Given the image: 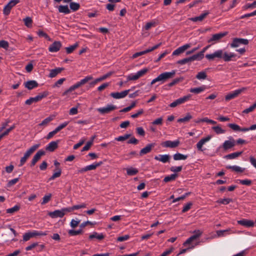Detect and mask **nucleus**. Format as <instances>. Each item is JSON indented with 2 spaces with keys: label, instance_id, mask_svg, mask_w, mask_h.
<instances>
[{
  "label": "nucleus",
  "instance_id": "nucleus-55",
  "mask_svg": "<svg viewBox=\"0 0 256 256\" xmlns=\"http://www.w3.org/2000/svg\"><path fill=\"white\" fill-rule=\"evenodd\" d=\"M206 78V72L202 71L198 73L196 76V78L199 80H205Z\"/></svg>",
  "mask_w": 256,
  "mask_h": 256
},
{
  "label": "nucleus",
  "instance_id": "nucleus-63",
  "mask_svg": "<svg viewBox=\"0 0 256 256\" xmlns=\"http://www.w3.org/2000/svg\"><path fill=\"white\" fill-rule=\"evenodd\" d=\"M52 194H50L45 195L42 198V201L41 202V204H44L48 203L50 200Z\"/></svg>",
  "mask_w": 256,
  "mask_h": 256
},
{
  "label": "nucleus",
  "instance_id": "nucleus-45",
  "mask_svg": "<svg viewBox=\"0 0 256 256\" xmlns=\"http://www.w3.org/2000/svg\"><path fill=\"white\" fill-rule=\"evenodd\" d=\"M177 176L176 174H171L170 175L166 176L164 179V182H168L170 181L174 180Z\"/></svg>",
  "mask_w": 256,
  "mask_h": 256
},
{
  "label": "nucleus",
  "instance_id": "nucleus-29",
  "mask_svg": "<svg viewBox=\"0 0 256 256\" xmlns=\"http://www.w3.org/2000/svg\"><path fill=\"white\" fill-rule=\"evenodd\" d=\"M216 236L218 237H222L226 236L227 234H228L231 233H234L232 232L230 228L224 230H218L216 231Z\"/></svg>",
  "mask_w": 256,
  "mask_h": 256
},
{
  "label": "nucleus",
  "instance_id": "nucleus-44",
  "mask_svg": "<svg viewBox=\"0 0 256 256\" xmlns=\"http://www.w3.org/2000/svg\"><path fill=\"white\" fill-rule=\"evenodd\" d=\"M24 24L28 28H31L32 24V20L31 18L27 16L23 19Z\"/></svg>",
  "mask_w": 256,
  "mask_h": 256
},
{
  "label": "nucleus",
  "instance_id": "nucleus-8",
  "mask_svg": "<svg viewBox=\"0 0 256 256\" xmlns=\"http://www.w3.org/2000/svg\"><path fill=\"white\" fill-rule=\"evenodd\" d=\"M248 44V40L247 39L242 38H234L232 42L230 44L231 48H237L242 44L247 45Z\"/></svg>",
  "mask_w": 256,
  "mask_h": 256
},
{
  "label": "nucleus",
  "instance_id": "nucleus-11",
  "mask_svg": "<svg viewBox=\"0 0 256 256\" xmlns=\"http://www.w3.org/2000/svg\"><path fill=\"white\" fill-rule=\"evenodd\" d=\"M102 164V162H94L93 164L86 166L78 170V173L82 174L84 173L88 170H95L98 166H100Z\"/></svg>",
  "mask_w": 256,
  "mask_h": 256
},
{
  "label": "nucleus",
  "instance_id": "nucleus-41",
  "mask_svg": "<svg viewBox=\"0 0 256 256\" xmlns=\"http://www.w3.org/2000/svg\"><path fill=\"white\" fill-rule=\"evenodd\" d=\"M53 116H50L46 118L41 123H40L38 126H47V124L54 119Z\"/></svg>",
  "mask_w": 256,
  "mask_h": 256
},
{
  "label": "nucleus",
  "instance_id": "nucleus-50",
  "mask_svg": "<svg viewBox=\"0 0 256 256\" xmlns=\"http://www.w3.org/2000/svg\"><path fill=\"white\" fill-rule=\"evenodd\" d=\"M20 207L19 206L16 205L14 206H13L12 208H8L6 210V212L8 214H14V213L16 212L17 211H18L20 210Z\"/></svg>",
  "mask_w": 256,
  "mask_h": 256
},
{
  "label": "nucleus",
  "instance_id": "nucleus-21",
  "mask_svg": "<svg viewBox=\"0 0 256 256\" xmlns=\"http://www.w3.org/2000/svg\"><path fill=\"white\" fill-rule=\"evenodd\" d=\"M190 47V44H185L174 50L172 52L173 56H178L180 54L184 52L186 50Z\"/></svg>",
  "mask_w": 256,
  "mask_h": 256
},
{
  "label": "nucleus",
  "instance_id": "nucleus-42",
  "mask_svg": "<svg viewBox=\"0 0 256 256\" xmlns=\"http://www.w3.org/2000/svg\"><path fill=\"white\" fill-rule=\"evenodd\" d=\"M95 136H94L92 138L91 140L88 142L83 147L82 151H86L90 149V146L93 144L94 140V139Z\"/></svg>",
  "mask_w": 256,
  "mask_h": 256
},
{
  "label": "nucleus",
  "instance_id": "nucleus-58",
  "mask_svg": "<svg viewBox=\"0 0 256 256\" xmlns=\"http://www.w3.org/2000/svg\"><path fill=\"white\" fill-rule=\"evenodd\" d=\"M183 79L184 78L182 77L176 78L170 82L168 84V86L170 87H172L173 86L178 84L179 82L182 81L183 80Z\"/></svg>",
  "mask_w": 256,
  "mask_h": 256
},
{
  "label": "nucleus",
  "instance_id": "nucleus-25",
  "mask_svg": "<svg viewBox=\"0 0 256 256\" xmlns=\"http://www.w3.org/2000/svg\"><path fill=\"white\" fill-rule=\"evenodd\" d=\"M110 76V74H106L98 78H97L96 79H95L94 80L90 82V83H89V86H88V88H92L94 87L98 82H100V81H102L105 79H106L108 76Z\"/></svg>",
  "mask_w": 256,
  "mask_h": 256
},
{
  "label": "nucleus",
  "instance_id": "nucleus-46",
  "mask_svg": "<svg viewBox=\"0 0 256 256\" xmlns=\"http://www.w3.org/2000/svg\"><path fill=\"white\" fill-rule=\"evenodd\" d=\"M45 154V152L42 150H38L34 156L33 158L35 159L36 161H38L42 156Z\"/></svg>",
  "mask_w": 256,
  "mask_h": 256
},
{
  "label": "nucleus",
  "instance_id": "nucleus-7",
  "mask_svg": "<svg viewBox=\"0 0 256 256\" xmlns=\"http://www.w3.org/2000/svg\"><path fill=\"white\" fill-rule=\"evenodd\" d=\"M246 89V88L243 87L240 88L226 95L225 96V99L226 100H230L232 98H234Z\"/></svg>",
  "mask_w": 256,
  "mask_h": 256
},
{
  "label": "nucleus",
  "instance_id": "nucleus-26",
  "mask_svg": "<svg viewBox=\"0 0 256 256\" xmlns=\"http://www.w3.org/2000/svg\"><path fill=\"white\" fill-rule=\"evenodd\" d=\"M24 86L28 90H32L38 86V84L36 80H29L24 83Z\"/></svg>",
  "mask_w": 256,
  "mask_h": 256
},
{
  "label": "nucleus",
  "instance_id": "nucleus-18",
  "mask_svg": "<svg viewBox=\"0 0 256 256\" xmlns=\"http://www.w3.org/2000/svg\"><path fill=\"white\" fill-rule=\"evenodd\" d=\"M62 46V44L60 41L54 42L48 48V50L52 52H58Z\"/></svg>",
  "mask_w": 256,
  "mask_h": 256
},
{
  "label": "nucleus",
  "instance_id": "nucleus-30",
  "mask_svg": "<svg viewBox=\"0 0 256 256\" xmlns=\"http://www.w3.org/2000/svg\"><path fill=\"white\" fill-rule=\"evenodd\" d=\"M226 168L228 169H230L232 170L233 171H234L237 172H243L245 168L240 167L238 166H226Z\"/></svg>",
  "mask_w": 256,
  "mask_h": 256
},
{
  "label": "nucleus",
  "instance_id": "nucleus-62",
  "mask_svg": "<svg viewBox=\"0 0 256 256\" xmlns=\"http://www.w3.org/2000/svg\"><path fill=\"white\" fill-rule=\"evenodd\" d=\"M37 34L40 37H44L48 40H51V38H50V36L44 31L38 30Z\"/></svg>",
  "mask_w": 256,
  "mask_h": 256
},
{
  "label": "nucleus",
  "instance_id": "nucleus-49",
  "mask_svg": "<svg viewBox=\"0 0 256 256\" xmlns=\"http://www.w3.org/2000/svg\"><path fill=\"white\" fill-rule=\"evenodd\" d=\"M70 10H72L74 12H75L80 8V5L78 3L70 2Z\"/></svg>",
  "mask_w": 256,
  "mask_h": 256
},
{
  "label": "nucleus",
  "instance_id": "nucleus-34",
  "mask_svg": "<svg viewBox=\"0 0 256 256\" xmlns=\"http://www.w3.org/2000/svg\"><path fill=\"white\" fill-rule=\"evenodd\" d=\"M188 157V155H184L179 152H177L173 156V158L175 160H185Z\"/></svg>",
  "mask_w": 256,
  "mask_h": 256
},
{
  "label": "nucleus",
  "instance_id": "nucleus-56",
  "mask_svg": "<svg viewBox=\"0 0 256 256\" xmlns=\"http://www.w3.org/2000/svg\"><path fill=\"white\" fill-rule=\"evenodd\" d=\"M130 134H125L123 136H119L117 138H116L115 140L117 141L122 142L130 137Z\"/></svg>",
  "mask_w": 256,
  "mask_h": 256
},
{
  "label": "nucleus",
  "instance_id": "nucleus-3",
  "mask_svg": "<svg viewBox=\"0 0 256 256\" xmlns=\"http://www.w3.org/2000/svg\"><path fill=\"white\" fill-rule=\"evenodd\" d=\"M20 2V0H10L4 8L3 14L4 16L10 14L12 8Z\"/></svg>",
  "mask_w": 256,
  "mask_h": 256
},
{
  "label": "nucleus",
  "instance_id": "nucleus-4",
  "mask_svg": "<svg viewBox=\"0 0 256 256\" xmlns=\"http://www.w3.org/2000/svg\"><path fill=\"white\" fill-rule=\"evenodd\" d=\"M117 108L116 106L112 104H108L106 106L99 108L96 109V110L102 114H108L110 112L113 111Z\"/></svg>",
  "mask_w": 256,
  "mask_h": 256
},
{
  "label": "nucleus",
  "instance_id": "nucleus-36",
  "mask_svg": "<svg viewBox=\"0 0 256 256\" xmlns=\"http://www.w3.org/2000/svg\"><path fill=\"white\" fill-rule=\"evenodd\" d=\"M40 146V144H35L32 146L28 150H26V153L28 155L30 156V155Z\"/></svg>",
  "mask_w": 256,
  "mask_h": 256
},
{
  "label": "nucleus",
  "instance_id": "nucleus-16",
  "mask_svg": "<svg viewBox=\"0 0 256 256\" xmlns=\"http://www.w3.org/2000/svg\"><path fill=\"white\" fill-rule=\"evenodd\" d=\"M130 90H125L121 92H112L110 94V96L115 99H120L125 98Z\"/></svg>",
  "mask_w": 256,
  "mask_h": 256
},
{
  "label": "nucleus",
  "instance_id": "nucleus-54",
  "mask_svg": "<svg viewBox=\"0 0 256 256\" xmlns=\"http://www.w3.org/2000/svg\"><path fill=\"white\" fill-rule=\"evenodd\" d=\"M228 126L232 128V130L234 131H241L242 132V128H241L240 126L235 124H228Z\"/></svg>",
  "mask_w": 256,
  "mask_h": 256
},
{
  "label": "nucleus",
  "instance_id": "nucleus-51",
  "mask_svg": "<svg viewBox=\"0 0 256 256\" xmlns=\"http://www.w3.org/2000/svg\"><path fill=\"white\" fill-rule=\"evenodd\" d=\"M34 236H35L34 232H30L25 233L23 235V240L24 242H26V241L28 240L31 238L33 237Z\"/></svg>",
  "mask_w": 256,
  "mask_h": 256
},
{
  "label": "nucleus",
  "instance_id": "nucleus-20",
  "mask_svg": "<svg viewBox=\"0 0 256 256\" xmlns=\"http://www.w3.org/2000/svg\"><path fill=\"white\" fill-rule=\"evenodd\" d=\"M237 222L238 224L244 226L246 228L253 227L254 225V222L253 220L247 219H242L238 220Z\"/></svg>",
  "mask_w": 256,
  "mask_h": 256
},
{
  "label": "nucleus",
  "instance_id": "nucleus-40",
  "mask_svg": "<svg viewBox=\"0 0 256 256\" xmlns=\"http://www.w3.org/2000/svg\"><path fill=\"white\" fill-rule=\"evenodd\" d=\"M126 170L127 174L128 176H134L138 172L137 168L132 167L128 168Z\"/></svg>",
  "mask_w": 256,
  "mask_h": 256
},
{
  "label": "nucleus",
  "instance_id": "nucleus-32",
  "mask_svg": "<svg viewBox=\"0 0 256 256\" xmlns=\"http://www.w3.org/2000/svg\"><path fill=\"white\" fill-rule=\"evenodd\" d=\"M206 89V86H202L198 88H191L190 90V92L192 93L198 94L204 92Z\"/></svg>",
  "mask_w": 256,
  "mask_h": 256
},
{
  "label": "nucleus",
  "instance_id": "nucleus-5",
  "mask_svg": "<svg viewBox=\"0 0 256 256\" xmlns=\"http://www.w3.org/2000/svg\"><path fill=\"white\" fill-rule=\"evenodd\" d=\"M48 94V92H44L42 94H40L35 97L30 98L26 101L25 104L28 105H30L34 102H36L42 100L43 98L46 97Z\"/></svg>",
  "mask_w": 256,
  "mask_h": 256
},
{
  "label": "nucleus",
  "instance_id": "nucleus-17",
  "mask_svg": "<svg viewBox=\"0 0 256 256\" xmlns=\"http://www.w3.org/2000/svg\"><path fill=\"white\" fill-rule=\"evenodd\" d=\"M156 146L155 143L148 144L144 148H142L139 154L140 156H142L144 154L150 152L153 148Z\"/></svg>",
  "mask_w": 256,
  "mask_h": 256
},
{
  "label": "nucleus",
  "instance_id": "nucleus-19",
  "mask_svg": "<svg viewBox=\"0 0 256 256\" xmlns=\"http://www.w3.org/2000/svg\"><path fill=\"white\" fill-rule=\"evenodd\" d=\"M48 215L52 218H62L64 216V212L62 209L48 212Z\"/></svg>",
  "mask_w": 256,
  "mask_h": 256
},
{
  "label": "nucleus",
  "instance_id": "nucleus-15",
  "mask_svg": "<svg viewBox=\"0 0 256 256\" xmlns=\"http://www.w3.org/2000/svg\"><path fill=\"white\" fill-rule=\"evenodd\" d=\"M226 34V32H220L213 34L212 37L208 40L209 43L212 42V44L219 41L220 39L224 36Z\"/></svg>",
  "mask_w": 256,
  "mask_h": 256
},
{
  "label": "nucleus",
  "instance_id": "nucleus-35",
  "mask_svg": "<svg viewBox=\"0 0 256 256\" xmlns=\"http://www.w3.org/2000/svg\"><path fill=\"white\" fill-rule=\"evenodd\" d=\"M81 84L80 82H76V84H74L71 86L64 92V94H66L68 93V92H72V91H74V90H75L76 89H77L78 88H80V86H81Z\"/></svg>",
  "mask_w": 256,
  "mask_h": 256
},
{
  "label": "nucleus",
  "instance_id": "nucleus-59",
  "mask_svg": "<svg viewBox=\"0 0 256 256\" xmlns=\"http://www.w3.org/2000/svg\"><path fill=\"white\" fill-rule=\"evenodd\" d=\"M82 232V228H80L76 230H69V231L68 232V234L71 236H76V235H78V234H81Z\"/></svg>",
  "mask_w": 256,
  "mask_h": 256
},
{
  "label": "nucleus",
  "instance_id": "nucleus-10",
  "mask_svg": "<svg viewBox=\"0 0 256 256\" xmlns=\"http://www.w3.org/2000/svg\"><path fill=\"white\" fill-rule=\"evenodd\" d=\"M223 56V50H218L214 52L212 54H206V58L209 60H212L216 58H222Z\"/></svg>",
  "mask_w": 256,
  "mask_h": 256
},
{
  "label": "nucleus",
  "instance_id": "nucleus-14",
  "mask_svg": "<svg viewBox=\"0 0 256 256\" xmlns=\"http://www.w3.org/2000/svg\"><path fill=\"white\" fill-rule=\"evenodd\" d=\"M212 138L210 136H208L206 138H202L196 144V146L198 150L200 152H204L206 150L205 148H202V146L206 142H208Z\"/></svg>",
  "mask_w": 256,
  "mask_h": 256
},
{
  "label": "nucleus",
  "instance_id": "nucleus-22",
  "mask_svg": "<svg viewBox=\"0 0 256 256\" xmlns=\"http://www.w3.org/2000/svg\"><path fill=\"white\" fill-rule=\"evenodd\" d=\"M59 140L52 141L50 142L46 147V150L48 152H54L58 147Z\"/></svg>",
  "mask_w": 256,
  "mask_h": 256
},
{
  "label": "nucleus",
  "instance_id": "nucleus-60",
  "mask_svg": "<svg viewBox=\"0 0 256 256\" xmlns=\"http://www.w3.org/2000/svg\"><path fill=\"white\" fill-rule=\"evenodd\" d=\"M256 108V102L252 106H251L249 108L244 110L242 111V113L243 114H248L250 112H252Z\"/></svg>",
  "mask_w": 256,
  "mask_h": 256
},
{
  "label": "nucleus",
  "instance_id": "nucleus-9",
  "mask_svg": "<svg viewBox=\"0 0 256 256\" xmlns=\"http://www.w3.org/2000/svg\"><path fill=\"white\" fill-rule=\"evenodd\" d=\"M236 145V141L232 136H229L228 140H225L222 147L224 150L232 148Z\"/></svg>",
  "mask_w": 256,
  "mask_h": 256
},
{
  "label": "nucleus",
  "instance_id": "nucleus-38",
  "mask_svg": "<svg viewBox=\"0 0 256 256\" xmlns=\"http://www.w3.org/2000/svg\"><path fill=\"white\" fill-rule=\"evenodd\" d=\"M192 116L190 114V113L188 112L186 114V116L184 118H178V122H188L190 119H192Z\"/></svg>",
  "mask_w": 256,
  "mask_h": 256
},
{
  "label": "nucleus",
  "instance_id": "nucleus-52",
  "mask_svg": "<svg viewBox=\"0 0 256 256\" xmlns=\"http://www.w3.org/2000/svg\"><path fill=\"white\" fill-rule=\"evenodd\" d=\"M78 44L76 43L73 45L66 48V53L68 54H71L78 47Z\"/></svg>",
  "mask_w": 256,
  "mask_h": 256
},
{
  "label": "nucleus",
  "instance_id": "nucleus-53",
  "mask_svg": "<svg viewBox=\"0 0 256 256\" xmlns=\"http://www.w3.org/2000/svg\"><path fill=\"white\" fill-rule=\"evenodd\" d=\"M192 62V58H191V56H190V57L184 58V59L180 60H178L177 62V64H181V65H184L186 63L190 62Z\"/></svg>",
  "mask_w": 256,
  "mask_h": 256
},
{
  "label": "nucleus",
  "instance_id": "nucleus-13",
  "mask_svg": "<svg viewBox=\"0 0 256 256\" xmlns=\"http://www.w3.org/2000/svg\"><path fill=\"white\" fill-rule=\"evenodd\" d=\"M180 142L178 140L174 141L166 140L162 144V146L164 148H175L179 146Z\"/></svg>",
  "mask_w": 256,
  "mask_h": 256
},
{
  "label": "nucleus",
  "instance_id": "nucleus-27",
  "mask_svg": "<svg viewBox=\"0 0 256 256\" xmlns=\"http://www.w3.org/2000/svg\"><path fill=\"white\" fill-rule=\"evenodd\" d=\"M209 12H206L204 13L200 14L198 16H196L194 18H190V20L194 22H196L198 21L201 22L202 21L208 14Z\"/></svg>",
  "mask_w": 256,
  "mask_h": 256
},
{
  "label": "nucleus",
  "instance_id": "nucleus-23",
  "mask_svg": "<svg viewBox=\"0 0 256 256\" xmlns=\"http://www.w3.org/2000/svg\"><path fill=\"white\" fill-rule=\"evenodd\" d=\"M155 160L161 162L163 163H166L169 162L170 159V156L169 154H159L156 156L154 158Z\"/></svg>",
  "mask_w": 256,
  "mask_h": 256
},
{
  "label": "nucleus",
  "instance_id": "nucleus-24",
  "mask_svg": "<svg viewBox=\"0 0 256 256\" xmlns=\"http://www.w3.org/2000/svg\"><path fill=\"white\" fill-rule=\"evenodd\" d=\"M236 55L234 52L228 53L226 52H223V56L222 58L226 62L233 60L234 58L236 57Z\"/></svg>",
  "mask_w": 256,
  "mask_h": 256
},
{
  "label": "nucleus",
  "instance_id": "nucleus-6",
  "mask_svg": "<svg viewBox=\"0 0 256 256\" xmlns=\"http://www.w3.org/2000/svg\"><path fill=\"white\" fill-rule=\"evenodd\" d=\"M191 96H192V95L190 94H188L186 96H184L182 97H181V98L176 100H174L171 104H170V106L171 108H174L179 104H184L186 102H187L188 100L190 99V98H191Z\"/></svg>",
  "mask_w": 256,
  "mask_h": 256
},
{
  "label": "nucleus",
  "instance_id": "nucleus-37",
  "mask_svg": "<svg viewBox=\"0 0 256 256\" xmlns=\"http://www.w3.org/2000/svg\"><path fill=\"white\" fill-rule=\"evenodd\" d=\"M204 57V54H202V52H200L194 54L191 56L192 61L194 60H200Z\"/></svg>",
  "mask_w": 256,
  "mask_h": 256
},
{
  "label": "nucleus",
  "instance_id": "nucleus-57",
  "mask_svg": "<svg viewBox=\"0 0 256 256\" xmlns=\"http://www.w3.org/2000/svg\"><path fill=\"white\" fill-rule=\"evenodd\" d=\"M232 201V199H230V198H224L220 199V200H218L216 201V202L218 203H219L220 204H223L226 205V204H228Z\"/></svg>",
  "mask_w": 256,
  "mask_h": 256
},
{
  "label": "nucleus",
  "instance_id": "nucleus-12",
  "mask_svg": "<svg viewBox=\"0 0 256 256\" xmlns=\"http://www.w3.org/2000/svg\"><path fill=\"white\" fill-rule=\"evenodd\" d=\"M192 233L194 234L188 238L186 241L184 243V246L190 244L192 241L196 240L199 238L202 234V232L200 230H194Z\"/></svg>",
  "mask_w": 256,
  "mask_h": 256
},
{
  "label": "nucleus",
  "instance_id": "nucleus-61",
  "mask_svg": "<svg viewBox=\"0 0 256 256\" xmlns=\"http://www.w3.org/2000/svg\"><path fill=\"white\" fill-rule=\"evenodd\" d=\"M156 22L154 20L147 22L144 26V29L146 30L150 29L152 27L155 26L156 25Z\"/></svg>",
  "mask_w": 256,
  "mask_h": 256
},
{
  "label": "nucleus",
  "instance_id": "nucleus-33",
  "mask_svg": "<svg viewBox=\"0 0 256 256\" xmlns=\"http://www.w3.org/2000/svg\"><path fill=\"white\" fill-rule=\"evenodd\" d=\"M63 70L64 68H58L50 70L49 74V77L52 78L55 77L58 74L60 73Z\"/></svg>",
  "mask_w": 256,
  "mask_h": 256
},
{
  "label": "nucleus",
  "instance_id": "nucleus-28",
  "mask_svg": "<svg viewBox=\"0 0 256 256\" xmlns=\"http://www.w3.org/2000/svg\"><path fill=\"white\" fill-rule=\"evenodd\" d=\"M242 153V152H237L233 153L224 156V158L227 160H233L240 156Z\"/></svg>",
  "mask_w": 256,
  "mask_h": 256
},
{
  "label": "nucleus",
  "instance_id": "nucleus-64",
  "mask_svg": "<svg viewBox=\"0 0 256 256\" xmlns=\"http://www.w3.org/2000/svg\"><path fill=\"white\" fill-rule=\"evenodd\" d=\"M69 122H64L59 124L55 129L58 132L68 125Z\"/></svg>",
  "mask_w": 256,
  "mask_h": 256
},
{
  "label": "nucleus",
  "instance_id": "nucleus-31",
  "mask_svg": "<svg viewBox=\"0 0 256 256\" xmlns=\"http://www.w3.org/2000/svg\"><path fill=\"white\" fill-rule=\"evenodd\" d=\"M58 10L59 12L63 13L64 14H68L70 13V10L67 5H60L58 6Z\"/></svg>",
  "mask_w": 256,
  "mask_h": 256
},
{
  "label": "nucleus",
  "instance_id": "nucleus-47",
  "mask_svg": "<svg viewBox=\"0 0 256 256\" xmlns=\"http://www.w3.org/2000/svg\"><path fill=\"white\" fill-rule=\"evenodd\" d=\"M92 79L93 77L92 76L89 75L85 76L84 78L80 80L79 82L81 86H82L88 82L90 80H92Z\"/></svg>",
  "mask_w": 256,
  "mask_h": 256
},
{
  "label": "nucleus",
  "instance_id": "nucleus-39",
  "mask_svg": "<svg viewBox=\"0 0 256 256\" xmlns=\"http://www.w3.org/2000/svg\"><path fill=\"white\" fill-rule=\"evenodd\" d=\"M96 238L98 240H101L104 238V236L102 234H98L96 232H94L92 234L89 236L90 239Z\"/></svg>",
  "mask_w": 256,
  "mask_h": 256
},
{
  "label": "nucleus",
  "instance_id": "nucleus-43",
  "mask_svg": "<svg viewBox=\"0 0 256 256\" xmlns=\"http://www.w3.org/2000/svg\"><path fill=\"white\" fill-rule=\"evenodd\" d=\"M212 129L218 134H224L226 132V130H224L222 129L219 126H214L212 127Z\"/></svg>",
  "mask_w": 256,
  "mask_h": 256
},
{
  "label": "nucleus",
  "instance_id": "nucleus-2",
  "mask_svg": "<svg viewBox=\"0 0 256 256\" xmlns=\"http://www.w3.org/2000/svg\"><path fill=\"white\" fill-rule=\"evenodd\" d=\"M148 71V68H144L137 72L136 73L130 74L127 76V80L129 81L137 80L140 77L146 74Z\"/></svg>",
  "mask_w": 256,
  "mask_h": 256
},
{
  "label": "nucleus",
  "instance_id": "nucleus-1",
  "mask_svg": "<svg viewBox=\"0 0 256 256\" xmlns=\"http://www.w3.org/2000/svg\"><path fill=\"white\" fill-rule=\"evenodd\" d=\"M176 74V70H172L170 72H166L159 74L156 78H154L151 82L150 84L152 85L156 82H160V84H164L168 79L172 78Z\"/></svg>",
  "mask_w": 256,
  "mask_h": 256
},
{
  "label": "nucleus",
  "instance_id": "nucleus-48",
  "mask_svg": "<svg viewBox=\"0 0 256 256\" xmlns=\"http://www.w3.org/2000/svg\"><path fill=\"white\" fill-rule=\"evenodd\" d=\"M29 157L30 156L25 152L24 156L21 158L18 166L19 167L22 166L26 163Z\"/></svg>",
  "mask_w": 256,
  "mask_h": 256
}]
</instances>
